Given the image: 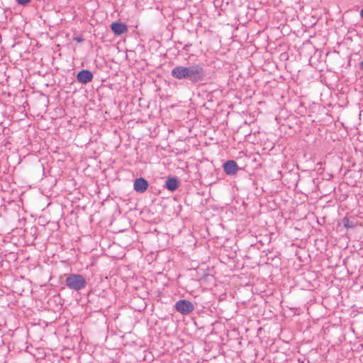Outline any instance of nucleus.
<instances>
[{
    "instance_id": "f257e3e1",
    "label": "nucleus",
    "mask_w": 363,
    "mask_h": 363,
    "mask_svg": "<svg viewBox=\"0 0 363 363\" xmlns=\"http://www.w3.org/2000/svg\"><path fill=\"white\" fill-rule=\"evenodd\" d=\"M171 75L179 80L186 79L191 84H197L205 80L206 72L200 64H194L189 67L176 66L171 71Z\"/></svg>"
},
{
    "instance_id": "f03ea898",
    "label": "nucleus",
    "mask_w": 363,
    "mask_h": 363,
    "mask_svg": "<svg viewBox=\"0 0 363 363\" xmlns=\"http://www.w3.org/2000/svg\"><path fill=\"white\" fill-rule=\"evenodd\" d=\"M66 286L77 291L84 289L86 286L85 278L79 274H69L65 279Z\"/></svg>"
},
{
    "instance_id": "7ed1b4c3",
    "label": "nucleus",
    "mask_w": 363,
    "mask_h": 363,
    "mask_svg": "<svg viewBox=\"0 0 363 363\" xmlns=\"http://www.w3.org/2000/svg\"><path fill=\"white\" fill-rule=\"evenodd\" d=\"M175 309L183 315H187L194 310V306L191 301L184 299L175 303Z\"/></svg>"
},
{
    "instance_id": "20e7f679",
    "label": "nucleus",
    "mask_w": 363,
    "mask_h": 363,
    "mask_svg": "<svg viewBox=\"0 0 363 363\" xmlns=\"http://www.w3.org/2000/svg\"><path fill=\"white\" fill-rule=\"evenodd\" d=\"M93 74L88 69H82L77 74V80L82 84H87L92 81Z\"/></svg>"
},
{
    "instance_id": "39448f33",
    "label": "nucleus",
    "mask_w": 363,
    "mask_h": 363,
    "mask_svg": "<svg viewBox=\"0 0 363 363\" xmlns=\"http://www.w3.org/2000/svg\"><path fill=\"white\" fill-rule=\"evenodd\" d=\"M133 188L138 193H144L148 188V182L143 177L138 178L134 181Z\"/></svg>"
},
{
    "instance_id": "423d86ee",
    "label": "nucleus",
    "mask_w": 363,
    "mask_h": 363,
    "mask_svg": "<svg viewBox=\"0 0 363 363\" xmlns=\"http://www.w3.org/2000/svg\"><path fill=\"white\" fill-rule=\"evenodd\" d=\"M111 30L115 35H121L128 32V26L121 22H113L111 25Z\"/></svg>"
},
{
    "instance_id": "0eeeda50",
    "label": "nucleus",
    "mask_w": 363,
    "mask_h": 363,
    "mask_svg": "<svg viewBox=\"0 0 363 363\" xmlns=\"http://www.w3.org/2000/svg\"><path fill=\"white\" fill-rule=\"evenodd\" d=\"M223 169L228 175H233L237 173L239 167L234 160H228L224 163Z\"/></svg>"
},
{
    "instance_id": "6e6552de",
    "label": "nucleus",
    "mask_w": 363,
    "mask_h": 363,
    "mask_svg": "<svg viewBox=\"0 0 363 363\" xmlns=\"http://www.w3.org/2000/svg\"><path fill=\"white\" fill-rule=\"evenodd\" d=\"M179 186V181L176 177H169L165 182V187L171 191H175Z\"/></svg>"
},
{
    "instance_id": "1a4fd4ad",
    "label": "nucleus",
    "mask_w": 363,
    "mask_h": 363,
    "mask_svg": "<svg viewBox=\"0 0 363 363\" xmlns=\"http://www.w3.org/2000/svg\"><path fill=\"white\" fill-rule=\"evenodd\" d=\"M343 223H344V226L346 228H352L354 227L353 222L350 221L349 219H344Z\"/></svg>"
},
{
    "instance_id": "9d476101",
    "label": "nucleus",
    "mask_w": 363,
    "mask_h": 363,
    "mask_svg": "<svg viewBox=\"0 0 363 363\" xmlns=\"http://www.w3.org/2000/svg\"><path fill=\"white\" fill-rule=\"evenodd\" d=\"M16 1L19 5L25 6L28 4L30 0H16Z\"/></svg>"
},
{
    "instance_id": "9b49d317",
    "label": "nucleus",
    "mask_w": 363,
    "mask_h": 363,
    "mask_svg": "<svg viewBox=\"0 0 363 363\" xmlns=\"http://www.w3.org/2000/svg\"><path fill=\"white\" fill-rule=\"evenodd\" d=\"M192 45L191 43H188V44H186L184 48H183V50L185 51V52H189V48Z\"/></svg>"
},
{
    "instance_id": "f8f14e48",
    "label": "nucleus",
    "mask_w": 363,
    "mask_h": 363,
    "mask_svg": "<svg viewBox=\"0 0 363 363\" xmlns=\"http://www.w3.org/2000/svg\"><path fill=\"white\" fill-rule=\"evenodd\" d=\"M74 40L78 43H81L84 40L82 38H74Z\"/></svg>"
},
{
    "instance_id": "ddd939ff",
    "label": "nucleus",
    "mask_w": 363,
    "mask_h": 363,
    "mask_svg": "<svg viewBox=\"0 0 363 363\" xmlns=\"http://www.w3.org/2000/svg\"><path fill=\"white\" fill-rule=\"evenodd\" d=\"M360 68L362 70H363V60L360 63Z\"/></svg>"
},
{
    "instance_id": "4468645a",
    "label": "nucleus",
    "mask_w": 363,
    "mask_h": 363,
    "mask_svg": "<svg viewBox=\"0 0 363 363\" xmlns=\"http://www.w3.org/2000/svg\"><path fill=\"white\" fill-rule=\"evenodd\" d=\"M360 16L363 18V9L360 11Z\"/></svg>"
}]
</instances>
